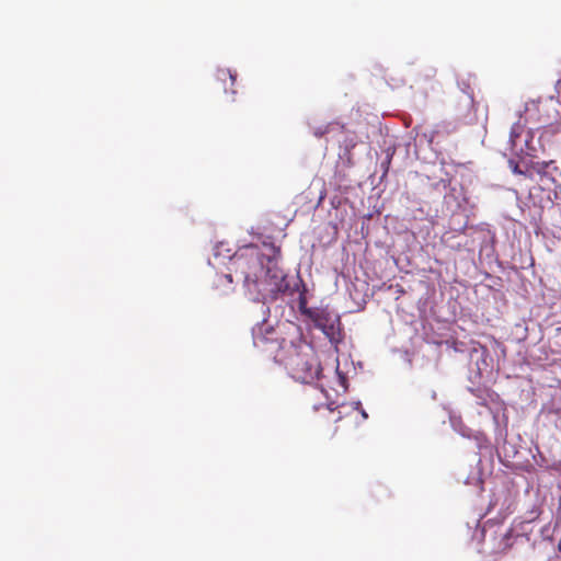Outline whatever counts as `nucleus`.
<instances>
[{
    "mask_svg": "<svg viewBox=\"0 0 561 561\" xmlns=\"http://www.w3.org/2000/svg\"><path fill=\"white\" fill-rule=\"evenodd\" d=\"M232 268L237 280L243 283L244 289L254 301L272 302L289 290L283 270L255 247L240 252L232 262Z\"/></svg>",
    "mask_w": 561,
    "mask_h": 561,
    "instance_id": "f257e3e1",
    "label": "nucleus"
},
{
    "mask_svg": "<svg viewBox=\"0 0 561 561\" xmlns=\"http://www.w3.org/2000/svg\"><path fill=\"white\" fill-rule=\"evenodd\" d=\"M286 366L291 377L304 383H311L321 376L322 368L314 348L299 340L297 344L290 343L287 350Z\"/></svg>",
    "mask_w": 561,
    "mask_h": 561,
    "instance_id": "f03ea898",
    "label": "nucleus"
},
{
    "mask_svg": "<svg viewBox=\"0 0 561 561\" xmlns=\"http://www.w3.org/2000/svg\"><path fill=\"white\" fill-rule=\"evenodd\" d=\"M314 323L317 328L322 330L331 342H339L341 340V322L337 317L331 319L328 316L319 314L316 318Z\"/></svg>",
    "mask_w": 561,
    "mask_h": 561,
    "instance_id": "7ed1b4c3",
    "label": "nucleus"
},
{
    "mask_svg": "<svg viewBox=\"0 0 561 561\" xmlns=\"http://www.w3.org/2000/svg\"><path fill=\"white\" fill-rule=\"evenodd\" d=\"M237 71H232L229 68H219L216 71V80L224 85V91L231 94L236 93L234 84L237 81Z\"/></svg>",
    "mask_w": 561,
    "mask_h": 561,
    "instance_id": "20e7f679",
    "label": "nucleus"
},
{
    "mask_svg": "<svg viewBox=\"0 0 561 561\" xmlns=\"http://www.w3.org/2000/svg\"><path fill=\"white\" fill-rule=\"evenodd\" d=\"M524 133V126L520 124H514L510 131V146L511 150L517 152V150L523 151V147L518 146L519 138Z\"/></svg>",
    "mask_w": 561,
    "mask_h": 561,
    "instance_id": "39448f33",
    "label": "nucleus"
},
{
    "mask_svg": "<svg viewBox=\"0 0 561 561\" xmlns=\"http://www.w3.org/2000/svg\"><path fill=\"white\" fill-rule=\"evenodd\" d=\"M476 81H477L476 77L469 73L466 79L462 78L458 82V84L462 89V91L468 94V98L471 103H474L472 84L474 85Z\"/></svg>",
    "mask_w": 561,
    "mask_h": 561,
    "instance_id": "423d86ee",
    "label": "nucleus"
},
{
    "mask_svg": "<svg viewBox=\"0 0 561 561\" xmlns=\"http://www.w3.org/2000/svg\"><path fill=\"white\" fill-rule=\"evenodd\" d=\"M239 253L234 254V256L232 257L231 262H230V273H227V274H222V275H219L217 277V280H216V286L217 287H221V286H225V285H229L232 283V277L233 275L236 276L234 274V271L232 268V262L234 260V257L238 255Z\"/></svg>",
    "mask_w": 561,
    "mask_h": 561,
    "instance_id": "0eeeda50",
    "label": "nucleus"
},
{
    "mask_svg": "<svg viewBox=\"0 0 561 561\" xmlns=\"http://www.w3.org/2000/svg\"><path fill=\"white\" fill-rule=\"evenodd\" d=\"M534 169L536 170L537 173H546L550 169L557 170V167L554 165V161L550 160L536 162L534 164Z\"/></svg>",
    "mask_w": 561,
    "mask_h": 561,
    "instance_id": "6e6552de",
    "label": "nucleus"
},
{
    "mask_svg": "<svg viewBox=\"0 0 561 561\" xmlns=\"http://www.w3.org/2000/svg\"><path fill=\"white\" fill-rule=\"evenodd\" d=\"M435 73H436L435 69H433V68H427V69H426V73L424 75V77H425V78H434V77H435Z\"/></svg>",
    "mask_w": 561,
    "mask_h": 561,
    "instance_id": "1a4fd4ad",
    "label": "nucleus"
},
{
    "mask_svg": "<svg viewBox=\"0 0 561 561\" xmlns=\"http://www.w3.org/2000/svg\"><path fill=\"white\" fill-rule=\"evenodd\" d=\"M510 164L513 167V172L522 174L523 172L518 169V164L515 163L513 160H510Z\"/></svg>",
    "mask_w": 561,
    "mask_h": 561,
    "instance_id": "9d476101",
    "label": "nucleus"
},
{
    "mask_svg": "<svg viewBox=\"0 0 561 561\" xmlns=\"http://www.w3.org/2000/svg\"><path fill=\"white\" fill-rule=\"evenodd\" d=\"M512 536V530L508 529L505 534L502 535L503 539L510 540Z\"/></svg>",
    "mask_w": 561,
    "mask_h": 561,
    "instance_id": "9b49d317",
    "label": "nucleus"
},
{
    "mask_svg": "<svg viewBox=\"0 0 561 561\" xmlns=\"http://www.w3.org/2000/svg\"><path fill=\"white\" fill-rule=\"evenodd\" d=\"M339 377H340V380H341L342 386H344L345 380H346L345 376H343V375L339 374Z\"/></svg>",
    "mask_w": 561,
    "mask_h": 561,
    "instance_id": "f8f14e48",
    "label": "nucleus"
},
{
    "mask_svg": "<svg viewBox=\"0 0 561 561\" xmlns=\"http://www.w3.org/2000/svg\"><path fill=\"white\" fill-rule=\"evenodd\" d=\"M511 547V545L508 542L505 543L504 548L502 549V551H505L507 550L508 548Z\"/></svg>",
    "mask_w": 561,
    "mask_h": 561,
    "instance_id": "ddd939ff",
    "label": "nucleus"
},
{
    "mask_svg": "<svg viewBox=\"0 0 561 561\" xmlns=\"http://www.w3.org/2000/svg\"><path fill=\"white\" fill-rule=\"evenodd\" d=\"M362 415H363L365 419H367V414H366V412H365V411H362Z\"/></svg>",
    "mask_w": 561,
    "mask_h": 561,
    "instance_id": "4468645a",
    "label": "nucleus"
}]
</instances>
